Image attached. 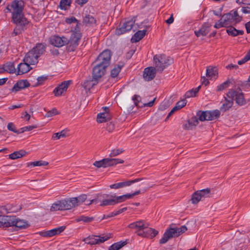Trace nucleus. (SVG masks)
<instances>
[{"label": "nucleus", "mask_w": 250, "mask_h": 250, "mask_svg": "<svg viewBox=\"0 0 250 250\" xmlns=\"http://www.w3.org/2000/svg\"><path fill=\"white\" fill-rule=\"evenodd\" d=\"M68 42V40L62 37H60L58 36H54L51 37L50 42L51 44L55 46L60 47L66 44Z\"/></svg>", "instance_id": "obj_16"}, {"label": "nucleus", "mask_w": 250, "mask_h": 250, "mask_svg": "<svg viewBox=\"0 0 250 250\" xmlns=\"http://www.w3.org/2000/svg\"><path fill=\"white\" fill-rule=\"evenodd\" d=\"M21 207L20 206L14 205L13 208H11L10 205H6L5 206L2 207L1 210H4L6 213L8 212H16L20 210Z\"/></svg>", "instance_id": "obj_31"}, {"label": "nucleus", "mask_w": 250, "mask_h": 250, "mask_svg": "<svg viewBox=\"0 0 250 250\" xmlns=\"http://www.w3.org/2000/svg\"><path fill=\"white\" fill-rule=\"evenodd\" d=\"M27 152L23 150L16 151L9 155V158L12 160H15L21 158L25 156Z\"/></svg>", "instance_id": "obj_34"}, {"label": "nucleus", "mask_w": 250, "mask_h": 250, "mask_svg": "<svg viewBox=\"0 0 250 250\" xmlns=\"http://www.w3.org/2000/svg\"><path fill=\"white\" fill-rule=\"evenodd\" d=\"M58 114V112L56 109L54 108L48 111L45 115V117L49 118L53 116L54 115Z\"/></svg>", "instance_id": "obj_58"}, {"label": "nucleus", "mask_w": 250, "mask_h": 250, "mask_svg": "<svg viewBox=\"0 0 250 250\" xmlns=\"http://www.w3.org/2000/svg\"><path fill=\"white\" fill-rule=\"evenodd\" d=\"M70 201L71 205L72 208H74L82 204L84 202L86 201V205H91L94 200H86L87 196L86 194H82L77 197L70 198Z\"/></svg>", "instance_id": "obj_12"}, {"label": "nucleus", "mask_w": 250, "mask_h": 250, "mask_svg": "<svg viewBox=\"0 0 250 250\" xmlns=\"http://www.w3.org/2000/svg\"><path fill=\"white\" fill-rule=\"evenodd\" d=\"M206 76L211 78H217L218 77V69L215 66H209L206 70Z\"/></svg>", "instance_id": "obj_27"}, {"label": "nucleus", "mask_w": 250, "mask_h": 250, "mask_svg": "<svg viewBox=\"0 0 250 250\" xmlns=\"http://www.w3.org/2000/svg\"><path fill=\"white\" fill-rule=\"evenodd\" d=\"M104 112L100 113L97 115V121L102 123L109 121L111 119V115L108 113V107H103Z\"/></svg>", "instance_id": "obj_19"}, {"label": "nucleus", "mask_w": 250, "mask_h": 250, "mask_svg": "<svg viewBox=\"0 0 250 250\" xmlns=\"http://www.w3.org/2000/svg\"><path fill=\"white\" fill-rule=\"evenodd\" d=\"M81 36L79 33L73 34L66 43H67V50L68 52L74 51L79 44Z\"/></svg>", "instance_id": "obj_11"}, {"label": "nucleus", "mask_w": 250, "mask_h": 250, "mask_svg": "<svg viewBox=\"0 0 250 250\" xmlns=\"http://www.w3.org/2000/svg\"><path fill=\"white\" fill-rule=\"evenodd\" d=\"M97 80L94 79H92L90 80H87L84 82L83 86L87 92L89 91L97 83Z\"/></svg>", "instance_id": "obj_32"}, {"label": "nucleus", "mask_w": 250, "mask_h": 250, "mask_svg": "<svg viewBox=\"0 0 250 250\" xmlns=\"http://www.w3.org/2000/svg\"><path fill=\"white\" fill-rule=\"evenodd\" d=\"M224 103L220 107V110L224 112L230 108L233 104V102L231 98H229V99H228L226 97H224Z\"/></svg>", "instance_id": "obj_29"}, {"label": "nucleus", "mask_w": 250, "mask_h": 250, "mask_svg": "<svg viewBox=\"0 0 250 250\" xmlns=\"http://www.w3.org/2000/svg\"><path fill=\"white\" fill-rule=\"evenodd\" d=\"M195 96V95L194 94V90H192V89L187 91L185 94L186 98H189Z\"/></svg>", "instance_id": "obj_60"}, {"label": "nucleus", "mask_w": 250, "mask_h": 250, "mask_svg": "<svg viewBox=\"0 0 250 250\" xmlns=\"http://www.w3.org/2000/svg\"><path fill=\"white\" fill-rule=\"evenodd\" d=\"M153 61L157 70L162 72L164 69L173 62V60L165 55H155Z\"/></svg>", "instance_id": "obj_3"}, {"label": "nucleus", "mask_w": 250, "mask_h": 250, "mask_svg": "<svg viewBox=\"0 0 250 250\" xmlns=\"http://www.w3.org/2000/svg\"><path fill=\"white\" fill-rule=\"evenodd\" d=\"M169 106V104L167 101H164L161 103L159 107V110L163 111L167 109Z\"/></svg>", "instance_id": "obj_55"}, {"label": "nucleus", "mask_w": 250, "mask_h": 250, "mask_svg": "<svg viewBox=\"0 0 250 250\" xmlns=\"http://www.w3.org/2000/svg\"><path fill=\"white\" fill-rule=\"evenodd\" d=\"M143 179H136L133 180H128V181H125L122 182H120L116 184H114L112 185H111L110 186V188L112 189H118L120 188H122L125 187H128L130 186L132 184H133L136 182H138L139 181H140L142 180Z\"/></svg>", "instance_id": "obj_21"}, {"label": "nucleus", "mask_w": 250, "mask_h": 250, "mask_svg": "<svg viewBox=\"0 0 250 250\" xmlns=\"http://www.w3.org/2000/svg\"><path fill=\"white\" fill-rule=\"evenodd\" d=\"M135 22V18H132L123 23L122 26L116 30V35L119 36L127 32L130 31L134 25Z\"/></svg>", "instance_id": "obj_13"}, {"label": "nucleus", "mask_w": 250, "mask_h": 250, "mask_svg": "<svg viewBox=\"0 0 250 250\" xmlns=\"http://www.w3.org/2000/svg\"><path fill=\"white\" fill-rule=\"evenodd\" d=\"M4 68L6 72L9 73H14L17 72L13 62H8L4 64Z\"/></svg>", "instance_id": "obj_40"}, {"label": "nucleus", "mask_w": 250, "mask_h": 250, "mask_svg": "<svg viewBox=\"0 0 250 250\" xmlns=\"http://www.w3.org/2000/svg\"><path fill=\"white\" fill-rule=\"evenodd\" d=\"M94 220V217H88L84 215L81 216L77 218L76 219V221L77 222L83 221L84 223H88L91 222Z\"/></svg>", "instance_id": "obj_45"}, {"label": "nucleus", "mask_w": 250, "mask_h": 250, "mask_svg": "<svg viewBox=\"0 0 250 250\" xmlns=\"http://www.w3.org/2000/svg\"><path fill=\"white\" fill-rule=\"evenodd\" d=\"M95 18L89 15H86L83 19V23L86 26H90L96 23Z\"/></svg>", "instance_id": "obj_37"}, {"label": "nucleus", "mask_w": 250, "mask_h": 250, "mask_svg": "<svg viewBox=\"0 0 250 250\" xmlns=\"http://www.w3.org/2000/svg\"><path fill=\"white\" fill-rule=\"evenodd\" d=\"M72 2V0H61L59 6L62 10H66L70 7Z\"/></svg>", "instance_id": "obj_43"}, {"label": "nucleus", "mask_w": 250, "mask_h": 250, "mask_svg": "<svg viewBox=\"0 0 250 250\" xmlns=\"http://www.w3.org/2000/svg\"><path fill=\"white\" fill-rule=\"evenodd\" d=\"M242 11L245 14L250 13V8L249 7H243Z\"/></svg>", "instance_id": "obj_64"}, {"label": "nucleus", "mask_w": 250, "mask_h": 250, "mask_svg": "<svg viewBox=\"0 0 250 250\" xmlns=\"http://www.w3.org/2000/svg\"><path fill=\"white\" fill-rule=\"evenodd\" d=\"M126 244V241L115 243L109 248V250H119Z\"/></svg>", "instance_id": "obj_41"}, {"label": "nucleus", "mask_w": 250, "mask_h": 250, "mask_svg": "<svg viewBox=\"0 0 250 250\" xmlns=\"http://www.w3.org/2000/svg\"><path fill=\"white\" fill-rule=\"evenodd\" d=\"M31 64L29 63L23 62L20 63L17 67V75H22L23 74L28 72L32 67H30Z\"/></svg>", "instance_id": "obj_24"}, {"label": "nucleus", "mask_w": 250, "mask_h": 250, "mask_svg": "<svg viewBox=\"0 0 250 250\" xmlns=\"http://www.w3.org/2000/svg\"><path fill=\"white\" fill-rule=\"evenodd\" d=\"M111 197L115 198L116 204L123 202L127 199H131V196L129 195V194H126L119 196L111 195Z\"/></svg>", "instance_id": "obj_39"}, {"label": "nucleus", "mask_w": 250, "mask_h": 250, "mask_svg": "<svg viewBox=\"0 0 250 250\" xmlns=\"http://www.w3.org/2000/svg\"><path fill=\"white\" fill-rule=\"evenodd\" d=\"M124 161L121 159L116 158H104L100 161H95L93 163V165L98 168L107 167H113L118 164L124 163Z\"/></svg>", "instance_id": "obj_6"}, {"label": "nucleus", "mask_w": 250, "mask_h": 250, "mask_svg": "<svg viewBox=\"0 0 250 250\" xmlns=\"http://www.w3.org/2000/svg\"><path fill=\"white\" fill-rule=\"evenodd\" d=\"M111 57V51L108 49L105 50L98 56L96 62L99 65H102L107 68L110 64Z\"/></svg>", "instance_id": "obj_9"}, {"label": "nucleus", "mask_w": 250, "mask_h": 250, "mask_svg": "<svg viewBox=\"0 0 250 250\" xmlns=\"http://www.w3.org/2000/svg\"><path fill=\"white\" fill-rule=\"evenodd\" d=\"M67 132H68V130L64 129L60 132L54 133L52 136V139L56 138L57 139H59L61 138L65 137L66 136H67Z\"/></svg>", "instance_id": "obj_47"}, {"label": "nucleus", "mask_w": 250, "mask_h": 250, "mask_svg": "<svg viewBox=\"0 0 250 250\" xmlns=\"http://www.w3.org/2000/svg\"><path fill=\"white\" fill-rule=\"evenodd\" d=\"M148 226V224L143 220L133 222L128 225V227L130 229H137L138 230L145 229Z\"/></svg>", "instance_id": "obj_23"}, {"label": "nucleus", "mask_w": 250, "mask_h": 250, "mask_svg": "<svg viewBox=\"0 0 250 250\" xmlns=\"http://www.w3.org/2000/svg\"><path fill=\"white\" fill-rule=\"evenodd\" d=\"M48 165V163L43 161H38L33 162H30L27 164V166L29 167H37V166H46Z\"/></svg>", "instance_id": "obj_44"}, {"label": "nucleus", "mask_w": 250, "mask_h": 250, "mask_svg": "<svg viewBox=\"0 0 250 250\" xmlns=\"http://www.w3.org/2000/svg\"><path fill=\"white\" fill-rule=\"evenodd\" d=\"M15 220H16L15 216H3L2 222L3 228H7L14 226Z\"/></svg>", "instance_id": "obj_25"}, {"label": "nucleus", "mask_w": 250, "mask_h": 250, "mask_svg": "<svg viewBox=\"0 0 250 250\" xmlns=\"http://www.w3.org/2000/svg\"><path fill=\"white\" fill-rule=\"evenodd\" d=\"M220 112L218 110H215L212 111H199L197 113V116L198 117L199 120L201 121H204L205 120L211 121L219 117Z\"/></svg>", "instance_id": "obj_8"}, {"label": "nucleus", "mask_w": 250, "mask_h": 250, "mask_svg": "<svg viewBox=\"0 0 250 250\" xmlns=\"http://www.w3.org/2000/svg\"><path fill=\"white\" fill-rule=\"evenodd\" d=\"M201 82L202 84L205 85V86H207L209 84V81L208 79H207L205 76L201 77Z\"/></svg>", "instance_id": "obj_62"}, {"label": "nucleus", "mask_w": 250, "mask_h": 250, "mask_svg": "<svg viewBox=\"0 0 250 250\" xmlns=\"http://www.w3.org/2000/svg\"><path fill=\"white\" fill-rule=\"evenodd\" d=\"M112 237V234L108 233L101 235H91L84 238L83 241L85 243L89 245H96L103 243L105 241L108 240Z\"/></svg>", "instance_id": "obj_5"}, {"label": "nucleus", "mask_w": 250, "mask_h": 250, "mask_svg": "<svg viewBox=\"0 0 250 250\" xmlns=\"http://www.w3.org/2000/svg\"><path fill=\"white\" fill-rule=\"evenodd\" d=\"M227 96L229 98H231L233 102L235 100L236 103L240 105H244L246 103L244 95L240 90L237 91L231 89L228 92Z\"/></svg>", "instance_id": "obj_10"}, {"label": "nucleus", "mask_w": 250, "mask_h": 250, "mask_svg": "<svg viewBox=\"0 0 250 250\" xmlns=\"http://www.w3.org/2000/svg\"><path fill=\"white\" fill-rule=\"evenodd\" d=\"M70 199L58 200L52 204L51 208V211H62L72 209Z\"/></svg>", "instance_id": "obj_7"}, {"label": "nucleus", "mask_w": 250, "mask_h": 250, "mask_svg": "<svg viewBox=\"0 0 250 250\" xmlns=\"http://www.w3.org/2000/svg\"><path fill=\"white\" fill-rule=\"evenodd\" d=\"M29 86L30 84L27 80H20L18 81L17 83L14 85L13 87L11 89V91L12 92H17L26 87H29Z\"/></svg>", "instance_id": "obj_22"}, {"label": "nucleus", "mask_w": 250, "mask_h": 250, "mask_svg": "<svg viewBox=\"0 0 250 250\" xmlns=\"http://www.w3.org/2000/svg\"><path fill=\"white\" fill-rule=\"evenodd\" d=\"M29 226V224L26 221L19 219L16 217V220H15L14 226L20 229H25Z\"/></svg>", "instance_id": "obj_30"}, {"label": "nucleus", "mask_w": 250, "mask_h": 250, "mask_svg": "<svg viewBox=\"0 0 250 250\" xmlns=\"http://www.w3.org/2000/svg\"><path fill=\"white\" fill-rule=\"evenodd\" d=\"M211 27V24L207 22L204 23L200 29L198 31H195L194 33L198 37L200 36H205L210 31V28Z\"/></svg>", "instance_id": "obj_20"}, {"label": "nucleus", "mask_w": 250, "mask_h": 250, "mask_svg": "<svg viewBox=\"0 0 250 250\" xmlns=\"http://www.w3.org/2000/svg\"><path fill=\"white\" fill-rule=\"evenodd\" d=\"M229 83H230V81L229 80L226 81V82H225L224 83H223L220 84L219 85H218L217 86V90L219 91L223 90L225 88L229 87Z\"/></svg>", "instance_id": "obj_52"}, {"label": "nucleus", "mask_w": 250, "mask_h": 250, "mask_svg": "<svg viewBox=\"0 0 250 250\" xmlns=\"http://www.w3.org/2000/svg\"><path fill=\"white\" fill-rule=\"evenodd\" d=\"M132 100L134 101V103L135 104V105L136 106H138L139 103L141 100V98L139 95H135L133 96Z\"/></svg>", "instance_id": "obj_59"}, {"label": "nucleus", "mask_w": 250, "mask_h": 250, "mask_svg": "<svg viewBox=\"0 0 250 250\" xmlns=\"http://www.w3.org/2000/svg\"><path fill=\"white\" fill-rule=\"evenodd\" d=\"M238 67H239V66L237 65L233 64L232 63L229 64L226 66V68H227L228 69H236L238 68Z\"/></svg>", "instance_id": "obj_63"}, {"label": "nucleus", "mask_w": 250, "mask_h": 250, "mask_svg": "<svg viewBox=\"0 0 250 250\" xmlns=\"http://www.w3.org/2000/svg\"><path fill=\"white\" fill-rule=\"evenodd\" d=\"M186 104L187 101L186 100H182L178 102L175 106L176 107V108L178 110L185 106Z\"/></svg>", "instance_id": "obj_57"}, {"label": "nucleus", "mask_w": 250, "mask_h": 250, "mask_svg": "<svg viewBox=\"0 0 250 250\" xmlns=\"http://www.w3.org/2000/svg\"><path fill=\"white\" fill-rule=\"evenodd\" d=\"M222 27H227L225 22H224V20H223L222 17H221L220 20H219L218 21L214 24V27L217 29H219Z\"/></svg>", "instance_id": "obj_56"}, {"label": "nucleus", "mask_w": 250, "mask_h": 250, "mask_svg": "<svg viewBox=\"0 0 250 250\" xmlns=\"http://www.w3.org/2000/svg\"><path fill=\"white\" fill-rule=\"evenodd\" d=\"M24 2L22 0H14L8 4L6 9L12 13V21L24 25L28 24V21L23 13Z\"/></svg>", "instance_id": "obj_1"}, {"label": "nucleus", "mask_w": 250, "mask_h": 250, "mask_svg": "<svg viewBox=\"0 0 250 250\" xmlns=\"http://www.w3.org/2000/svg\"><path fill=\"white\" fill-rule=\"evenodd\" d=\"M124 151L123 149H114L112 150L109 154V156L112 158L115 157Z\"/></svg>", "instance_id": "obj_51"}, {"label": "nucleus", "mask_w": 250, "mask_h": 250, "mask_svg": "<svg viewBox=\"0 0 250 250\" xmlns=\"http://www.w3.org/2000/svg\"><path fill=\"white\" fill-rule=\"evenodd\" d=\"M167 229L171 237L173 238L178 237L181 234L185 232L187 230V228L186 226H182L180 228H172L170 227Z\"/></svg>", "instance_id": "obj_15"}, {"label": "nucleus", "mask_w": 250, "mask_h": 250, "mask_svg": "<svg viewBox=\"0 0 250 250\" xmlns=\"http://www.w3.org/2000/svg\"><path fill=\"white\" fill-rule=\"evenodd\" d=\"M77 21V19L74 17H72L70 18H66L65 20L66 22L68 24H70L72 22H74Z\"/></svg>", "instance_id": "obj_61"}, {"label": "nucleus", "mask_w": 250, "mask_h": 250, "mask_svg": "<svg viewBox=\"0 0 250 250\" xmlns=\"http://www.w3.org/2000/svg\"><path fill=\"white\" fill-rule=\"evenodd\" d=\"M145 232H146V235H145V238L152 239L155 236H156L158 233V231L157 230L150 228H147L146 229H145Z\"/></svg>", "instance_id": "obj_35"}, {"label": "nucleus", "mask_w": 250, "mask_h": 250, "mask_svg": "<svg viewBox=\"0 0 250 250\" xmlns=\"http://www.w3.org/2000/svg\"><path fill=\"white\" fill-rule=\"evenodd\" d=\"M116 203L115 198L112 197V198L111 199H106L103 200L100 204V206L104 207L106 206L114 205Z\"/></svg>", "instance_id": "obj_46"}, {"label": "nucleus", "mask_w": 250, "mask_h": 250, "mask_svg": "<svg viewBox=\"0 0 250 250\" xmlns=\"http://www.w3.org/2000/svg\"><path fill=\"white\" fill-rule=\"evenodd\" d=\"M227 27L235 25L240 22L242 17L240 16L237 11L232 10L230 12L224 14L222 16Z\"/></svg>", "instance_id": "obj_4"}, {"label": "nucleus", "mask_w": 250, "mask_h": 250, "mask_svg": "<svg viewBox=\"0 0 250 250\" xmlns=\"http://www.w3.org/2000/svg\"><path fill=\"white\" fill-rule=\"evenodd\" d=\"M17 25V27L14 29L12 33V36H15L20 34L23 31L26 29V26L28 24H25L24 25H20L19 23H15Z\"/></svg>", "instance_id": "obj_38"}, {"label": "nucleus", "mask_w": 250, "mask_h": 250, "mask_svg": "<svg viewBox=\"0 0 250 250\" xmlns=\"http://www.w3.org/2000/svg\"><path fill=\"white\" fill-rule=\"evenodd\" d=\"M146 32V30L138 31L132 37L131 42L134 43L140 41L145 36Z\"/></svg>", "instance_id": "obj_28"}, {"label": "nucleus", "mask_w": 250, "mask_h": 250, "mask_svg": "<svg viewBox=\"0 0 250 250\" xmlns=\"http://www.w3.org/2000/svg\"><path fill=\"white\" fill-rule=\"evenodd\" d=\"M123 66V64H118L117 65H115V67L111 70V76L112 78L116 77L120 72Z\"/></svg>", "instance_id": "obj_42"}, {"label": "nucleus", "mask_w": 250, "mask_h": 250, "mask_svg": "<svg viewBox=\"0 0 250 250\" xmlns=\"http://www.w3.org/2000/svg\"><path fill=\"white\" fill-rule=\"evenodd\" d=\"M45 46L38 43L25 55L23 61L35 65L38 62L39 58L44 52Z\"/></svg>", "instance_id": "obj_2"}, {"label": "nucleus", "mask_w": 250, "mask_h": 250, "mask_svg": "<svg viewBox=\"0 0 250 250\" xmlns=\"http://www.w3.org/2000/svg\"><path fill=\"white\" fill-rule=\"evenodd\" d=\"M198 120L197 117L193 116L184 125V128L187 130H192L198 124Z\"/></svg>", "instance_id": "obj_26"}, {"label": "nucleus", "mask_w": 250, "mask_h": 250, "mask_svg": "<svg viewBox=\"0 0 250 250\" xmlns=\"http://www.w3.org/2000/svg\"><path fill=\"white\" fill-rule=\"evenodd\" d=\"M65 229V226H61L58 228H56L50 230H48V237H51L56 235L60 234Z\"/></svg>", "instance_id": "obj_36"}, {"label": "nucleus", "mask_w": 250, "mask_h": 250, "mask_svg": "<svg viewBox=\"0 0 250 250\" xmlns=\"http://www.w3.org/2000/svg\"><path fill=\"white\" fill-rule=\"evenodd\" d=\"M157 69L155 67H148L144 71L143 77L146 81H150L153 80L156 75Z\"/></svg>", "instance_id": "obj_17"}, {"label": "nucleus", "mask_w": 250, "mask_h": 250, "mask_svg": "<svg viewBox=\"0 0 250 250\" xmlns=\"http://www.w3.org/2000/svg\"><path fill=\"white\" fill-rule=\"evenodd\" d=\"M172 237L169 234V232L167 230H166L164 232L162 238L160 240V243L163 244L166 243L169 239H171Z\"/></svg>", "instance_id": "obj_49"}, {"label": "nucleus", "mask_w": 250, "mask_h": 250, "mask_svg": "<svg viewBox=\"0 0 250 250\" xmlns=\"http://www.w3.org/2000/svg\"><path fill=\"white\" fill-rule=\"evenodd\" d=\"M197 192L201 199L203 198H207L209 196V194L210 192V188H207L206 189L199 190H197Z\"/></svg>", "instance_id": "obj_48"}, {"label": "nucleus", "mask_w": 250, "mask_h": 250, "mask_svg": "<svg viewBox=\"0 0 250 250\" xmlns=\"http://www.w3.org/2000/svg\"><path fill=\"white\" fill-rule=\"evenodd\" d=\"M37 127V126L35 125H29V126H26L22 127V128H20V129L19 130L20 133H23L24 132L26 131L32 130V129H33L34 128H36Z\"/></svg>", "instance_id": "obj_54"}, {"label": "nucleus", "mask_w": 250, "mask_h": 250, "mask_svg": "<svg viewBox=\"0 0 250 250\" xmlns=\"http://www.w3.org/2000/svg\"><path fill=\"white\" fill-rule=\"evenodd\" d=\"M106 67L102 65H99L98 64L93 68L92 76L93 79L98 80L101 78L105 74Z\"/></svg>", "instance_id": "obj_14"}, {"label": "nucleus", "mask_w": 250, "mask_h": 250, "mask_svg": "<svg viewBox=\"0 0 250 250\" xmlns=\"http://www.w3.org/2000/svg\"><path fill=\"white\" fill-rule=\"evenodd\" d=\"M202 199L199 196V194L197 191L194 192L191 198L190 199V200L192 204H197L200 201H201Z\"/></svg>", "instance_id": "obj_50"}, {"label": "nucleus", "mask_w": 250, "mask_h": 250, "mask_svg": "<svg viewBox=\"0 0 250 250\" xmlns=\"http://www.w3.org/2000/svg\"><path fill=\"white\" fill-rule=\"evenodd\" d=\"M71 81H64L59 85L53 91L56 96H61L64 92H66Z\"/></svg>", "instance_id": "obj_18"}, {"label": "nucleus", "mask_w": 250, "mask_h": 250, "mask_svg": "<svg viewBox=\"0 0 250 250\" xmlns=\"http://www.w3.org/2000/svg\"><path fill=\"white\" fill-rule=\"evenodd\" d=\"M227 33L232 37H235L238 35H242L244 34V31L242 30H237L234 27L231 26L227 30Z\"/></svg>", "instance_id": "obj_33"}, {"label": "nucleus", "mask_w": 250, "mask_h": 250, "mask_svg": "<svg viewBox=\"0 0 250 250\" xmlns=\"http://www.w3.org/2000/svg\"><path fill=\"white\" fill-rule=\"evenodd\" d=\"M7 129L9 131H12L18 134H20V131L16 129V126L13 123H9L8 124Z\"/></svg>", "instance_id": "obj_53"}]
</instances>
